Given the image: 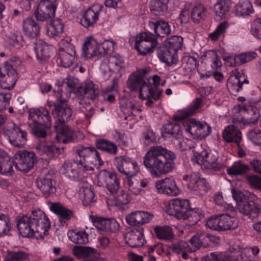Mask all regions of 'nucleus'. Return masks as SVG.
<instances>
[{
  "instance_id": "obj_1",
  "label": "nucleus",
  "mask_w": 261,
  "mask_h": 261,
  "mask_svg": "<svg viewBox=\"0 0 261 261\" xmlns=\"http://www.w3.org/2000/svg\"><path fill=\"white\" fill-rule=\"evenodd\" d=\"M52 115L57 123L55 126L56 133L51 135L54 140L41 141L36 147L38 153L48 159L57 157L63 149L59 144L71 141L73 136L72 130L64 124L72 115L71 109L65 101L61 102L59 107H56L52 111Z\"/></svg>"
},
{
  "instance_id": "obj_2",
  "label": "nucleus",
  "mask_w": 261,
  "mask_h": 261,
  "mask_svg": "<svg viewBox=\"0 0 261 261\" xmlns=\"http://www.w3.org/2000/svg\"><path fill=\"white\" fill-rule=\"evenodd\" d=\"M175 154L162 146H154L147 151L143 164L152 176L156 178L170 172L174 167Z\"/></svg>"
},
{
  "instance_id": "obj_3",
  "label": "nucleus",
  "mask_w": 261,
  "mask_h": 261,
  "mask_svg": "<svg viewBox=\"0 0 261 261\" xmlns=\"http://www.w3.org/2000/svg\"><path fill=\"white\" fill-rule=\"evenodd\" d=\"M146 70H140L132 73L127 80L128 87L132 91L139 92V98L147 100V106H151L154 100H156L161 96L162 90L157 89L160 85L161 79L157 75L147 79L145 77Z\"/></svg>"
},
{
  "instance_id": "obj_4",
  "label": "nucleus",
  "mask_w": 261,
  "mask_h": 261,
  "mask_svg": "<svg viewBox=\"0 0 261 261\" xmlns=\"http://www.w3.org/2000/svg\"><path fill=\"white\" fill-rule=\"evenodd\" d=\"M16 220L18 230L23 237L43 238L50 227L49 219L40 210L32 211L29 216H20Z\"/></svg>"
},
{
  "instance_id": "obj_5",
  "label": "nucleus",
  "mask_w": 261,
  "mask_h": 261,
  "mask_svg": "<svg viewBox=\"0 0 261 261\" xmlns=\"http://www.w3.org/2000/svg\"><path fill=\"white\" fill-rule=\"evenodd\" d=\"M114 164L119 172L126 176L123 179V187L128 189L132 194L139 195L142 190L136 186L132 178L140 171L136 161L126 156H120L115 158Z\"/></svg>"
},
{
  "instance_id": "obj_6",
  "label": "nucleus",
  "mask_w": 261,
  "mask_h": 261,
  "mask_svg": "<svg viewBox=\"0 0 261 261\" xmlns=\"http://www.w3.org/2000/svg\"><path fill=\"white\" fill-rule=\"evenodd\" d=\"M28 124L33 133L38 137L47 135V129L51 126V117L44 107L31 108L28 111Z\"/></svg>"
},
{
  "instance_id": "obj_7",
  "label": "nucleus",
  "mask_w": 261,
  "mask_h": 261,
  "mask_svg": "<svg viewBox=\"0 0 261 261\" xmlns=\"http://www.w3.org/2000/svg\"><path fill=\"white\" fill-rule=\"evenodd\" d=\"M259 249L256 247L225 252H214L204 256L202 261H252Z\"/></svg>"
},
{
  "instance_id": "obj_8",
  "label": "nucleus",
  "mask_w": 261,
  "mask_h": 261,
  "mask_svg": "<svg viewBox=\"0 0 261 261\" xmlns=\"http://www.w3.org/2000/svg\"><path fill=\"white\" fill-rule=\"evenodd\" d=\"M191 160L204 169L216 171L226 166V163L219 159V153L215 150H204L200 152L192 150Z\"/></svg>"
},
{
  "instance_id": "obj_9",
  "label": "nucleus",
  "mask_w": 261,
  "mask_h": 261,
  "mask_svg": "<svg viewBox=\"0 0 261 261\" xmlns=\"http://www.w3.org/2000/svg\"><path fill=\"white\" fill-rule=\"evenodd\" d=\"M231 193L237 203L236 207L240 213L248 215L251 213H256L261 210V200L253 194L246 192L244 194L233 188Z\"/></svg>"
},
{
  "instance_id": "obj_10",
  "label": "nucleus",
  "mask_w": 261,
  "mask_h": 261,
  "mask_svg": "<svg viewBox=\"0 0 261 261\" xmlns=\"http://www.w3.org/2000/svg\"><path fill=\"white\" fill-rule=\"evenodd\" d=\"M80 164L84 172L92 171L103 164L97 150L93 147L80 146L76 150Z\"/></svg>"
},
{
  "instance_id": "obj_11",
  "label": "nucleus",
  "mask_w": 261,
  "mask_h": 261,
  "mask_svg": "<svg viewBox=\"0 0 261 261\" xmlns=\"http://www.w3.org/2000/svg\"><path fill=\"white\" fill-rule=\"evenodd\" d=\"M100 70L105 79L114 74L121 76L125 71L124 59L117 54L110 56L101 63Z\"/></svg>"
},
{
  "instance_id": "obj_12",
  "label": "nucleus",
  "mask_w": 261,
  "mask_h": 261,
  "mask_svg": "<svg viewBox=\"0 0 261 261\" xmlns=\"http://www.w3.org/2000/svg\"><path fill=\"white\" fill-rule=\"evenodd\" d=\"M75 59L76 51L74 46L66 40H61L55 57L58 66L69 68L74 64Z\"/></svg>"
},
{
  "instance_id": "obj_13",
  "label": "nucleus",
  "mask_w": 261,
  "mask_h": 261,
  "mask_svg": "<svg viewBox=\"0 0 261 261\" xmlns=\"http://www.w3.org/2000/svg\"><path fill=\"white\" fill-rule=\"evenodd\" d=\"M183 125L186 132L195 139H205L211 133V128L206 122L195 118L185 120Z\"/></svg>"
},
{
  "instance_id": "obj_14",
  "label": "nucleus",
  "mask_w": 261,
  "mask_h": 261,
  "mask_svg": "<svg viewBox=\"0 0 261 261\" xmlns=\"http://www.w3.org/2000/svg\"><path fill=\"white\" fill-rule=\"evenodd\" d=\"M158 44L157 38L151 32H141L136 37L135 48L141 56L152 53Z\"/></svg>"
},
{
  "instance_id": "obj_15",
  "label": "nucleus",
  "mask_w": 261,
  "mask_h": 261,
  "mask_svg": "<svg viewBox=\"0 0 261 261\" xmlns=\"http://www.w3.org/2000/svg\"><path fill=\"white\" fill-rule=\"evenodd\" d=\"M189 206V200L175 198L170 200L164 207V210L169 215L185 220L188 218Z\"/></svg>"
},
{
  "instance_id": "obj_16",
  "label": "nucleus",
  "mask_w": 261,
  "mask_h": 261,
  "mask_svg": "<svg viewBox=\"0 0 261 261\" xmlns=\"http://www.w3.org/2000/svg\"><path fill=\"white\" fill-rule=\"evenodd\" d=\"M96 182L98 186L106 187L111 193H116L120 188L119 179L112 171H100L96 176Z\"/></svg>"
},
{
  "instance_id": "obj_17",
  "label": "nucleus",
  "mask_w": 261,
  "mask_h": 261,
  "mask_svg": "<svg viewBox=\"0 0 261 261\" xmlns=\"http://www.w3.org/2000/svg\"><path fill=\"white\" fill-rule=\"evenodd\" d=\"M183 179L188 182V187L194 195H203L209 188V184L206 179L198 173L194 172L190 175L184 176Z\"/></svg>"
},
{
  "instance_id": "obj_18",
  "label": "nucleus",
  "mask_w": 261,
  "mask_h": 261,
  "mask_svg": "<svg viewBox=\"0 0 261 261\" xmlns=\"http://www.w3.org/2000/svg\"><path fill=\"white\" fill-rule=\"evenodd\" d=\"M35 161V154L32 151L22 150L14 155L15 168L20 172L29 171L34 167Z\"/></svg>"
},
{
  "instance_id": "obj_19",
  "label": "nucleus",
  "mask_w": 261,
  "mask_h": 261,
  "mask_svg": "<svg viewBox=\"0 0 261 261\" xmlns=\"http://www.w3.org/2000/svg\"><path fill=\"white\" fill-rule=\"evenodd\" d=\"M9 142L14 147H23L27 142V133L13 122L8 123L5 130Z\"/></svg>"
},
{
  "instance_id": "obj_20",
  "label": "nucleus",
  "mask_w": 261,
  "mask_h": 261,
  "mask_svg": "<svg viewBox=\"0 0 261 261\" xmlns=\"http://www.w3.org/2000/svg\"><path fill=\"white\" fill-rule=\"evenodd\" d=\"M57 7L56 0H40L35 11L37 20L44 21L53 17Z\"/></svg>"
},
{
  "instance_id": "obj_21",
  "label": "nucleus",
  "mask_w": 261,
  "mask_h": 261,
  "mask_svg": "<svg viewBox=\"0 0 261 261\" xmlns=\"http://www.w3.org/2000/svg\"><path fill=\"white\" fill-rule=\"evenodd\" d=\"M155 188L158 193L170 196H177L181 193L175 181L168 177L157 180Z\"/></svg>"
},
{
  "instance_id": "obj_22",
  "label": "nucleus",
  "mask_w": 261,
  "mask_h": 261,
  "mask_svg": "<svg viewBox=\"0 0 261 261\" xmlns=\"http://www.w3.org/2000/svg\"><path fill=\"white\" fill-rule=\"evenodd\" d=\"M120 105L121 110L125 115V119L127 120V123L130 121V125H131L138 121L136 117L141 111L140 108L136 107L126 97H123L120 99Z\"/></svg>"
},
{
  "instance_id": "obj_23",
  "label": "nucleus",
  "mask_w": 261,
  "mask_h": 261,
  "mask_svg": "<svg viewBox=\"0 0 261 261\" xmlns=\"http://www.w3.org/2000/svg\"><path fill=\"white\" fill-rule=\"evenodd\" d=\"M61 171L66 177L72 180L78 179L84 176V172L80 164V160L79 162L66 161L62 165Z\"/></svg>"
},
{
  "instance_id": "obj_24",
  "label": "nucleus",
  "mask_w": 261,
  "mask_h": 261,
  "mask_svg": "<svg viewBox=\"0 0 261 261\" xmlns=\"http://www.w3.org/2000/svg\"><path fill=\"white\" fill-rule=\"evenodd\" d=\"M93 225L98 229L107 232H115L118 230L119 225L114 219H105L101 217L89 216Z\"/></svg>"
},
{
  "instance_id": "obj_25",
  "label": "nucleus",
  "mask_w": 261,
  "mask_h": 261,
  "mask_svg": "<svg viewBox=\"0 0 261 261\" xmlns=\"http://www.w3.org/2000/svg\"><path fill=\"white\" fill-rule=\"evenodd\" d=\"M153 215L145 211H136L125 217L127 223L133 226H139L149 223L152 220Z\"/></svg>"
},
{
  "instance_id": "obj_26",
  "label": "nucleus",
  "mask_w": 261,
  "mask_h": 261,
  "mask_svg": "<svg viewBox=\"0 0 261 261\" xmlns=\"http://www.w3.org/2000/svg\"><path fill=\"white\" fill-rule=\"evenodd\" d=\"M133 195L135 196L132 194L128 189L123 187V189L121 191L120 194L117 197L107 199L108 205L109 206H116L121 210L126 208L131 201Z\"/></svg>"
},
{
  "instance_id": "obj_27",
  "label": "nucleus",
  "mask_w": 261,
  "mask_h": 261,
  "mask_svg": "<svg viewBox=\"0 0 261 261\" xmlns=\"http://www.w3.org/2000/svg\"><path fill=\"white\" fill-rule=\"evenodd\" d=\"M102 6L99 4L93 5L91 8L88 9L83 14L80 22L81 24L86 27L93 25L98 20L99 13L102 9Z\"/></svg>"
},
{
  "instance_id": "obj_28",
  "label": "nucleus",
  "mask_w": 261,
  "mask_h": 261,
  "mask_svg": "<svg viewBox=\"0 0 261 261\" xmlns=\"http://www.w3.org/2000/svg\"><path fill=\"white\" fill-rule=\"evenodd\" d=\"M241 109V112L243 115L241 121L244 125H250L256 123L260 117L259 110L252 106L243 108L241 105H239Z\"/></svg>"
},
{
  "instance_id": "obj_29",
  "label": "nucleus",
  "mask_w": 261,
  "mask_h": 261,
  "mask_svg": "<svg viewBox=\"0 0 261 261\" xmlns=\"http://www.w3.org/2000/svg\"><path fill=\"white\" fill-rule=\"evenodd\" d=\"M101 49L97 41L92 36L87 37L83 47V54L87 58L101 54Z\"/></svg>"
},
{
  "instance_id": "obj_30",
  "label": "nucleus",
  "mask_w": 261,
  "mask_h": 261,
  "mask_svg": "<svg viewBox=\"0 0 261 261\" xmlns=\"http://www.w3.org/2000/svg\"><path fill=\"white\" fill-rule=\"evenodd\" d=\"M79 197L85 206H88L95 201L94 193L90 184L87 182L81 184L79 191Z\"/></svg>"
},
{
  "instance_id": "obj_31",
  "label": "nucleus",
  "mask_w": 261,
  "mask_h": 261,
  "mask_svg": "<svg viewBox=\"0 0 261 261\" xmlns=\"http://www.w3.org/2000/svg\"><path fill=\"white\" fill-rule=\"evenodd\" d=\"M17 79L16 70H4L0 69V85L3 89L13 88Z\"/></svg>"
},
{
  "instance_id": "obj_32",
  "label": "nucleus",
  "mask_w": 261,
  "mask_h": 261,
  "mask_svg": "<svg viewBox=\"0 0 261 261\" xmlns=\"http://www.w3.org/2000/svg\"><path fill=\"white\" fill-rule=\"evenodd\" d=\"M257 54L255 52H247L240 55L231 56L224 58L227 65L235 66L248 62L255 59Z\"/></svg>"
},
{
  "instance_id": "obj_33",
  "label": "nucleus",
  "mask_w": 261,
  "mask_h": 261,
  "mask_svg": "<svg viewBox=\"0 0 261 261\" xmlns=\"http://www.w3.org/2000/svg\"><path fill=\"white\" fill-rule=\"evenodd\" d=\"M36 185L42 194L46 197L56 192L55 182L48 176L41 177L36 179Z\"/></svg>"
},
{
  "instance_id": "obj_34",
  "label": "nucleus",
  "mask_w": 261,
  "mask_h": 261,
  "mask_svg": "<svg viewBox=\"0 0 261 261\" xmlns=\"http://www.w3.org/2000/svg\"><path fill=\"white\" fill-rule=\"evenodd\" d=\"M22 29L25 36L31 38H35L39 35L40 27L33 18L28 17L23 21Z\"/></svg>"
},
{
  "instance_id": "obj_35",
  "label": "nucleus",
  "mask_w": 261,
  "mask_h": 261,
  "mask_svg": "<svg viewBox=\"0 0 261 261\" xmlns=\"http://www.w3.org/2000/svg\"><path fill=\"white\" fill-rule=\"evenodd\" d=\"M201 103V98H198L195 99L188 107L182 110H179L176 114L174 115V119L179 121L188 117L192 116L200 107Z\"/></svg>"
},
{
  "instance_id": "obj_36",
  "label": "nucleus",
  "mask_w": 261,
  "mask_h": 261,
  "mask_svg": "<svg viewBox=\"0 0 261 261\" xmlns=\"http://www.w3.org/2000/svg\"><path fill=\"white\" fill-rule=\"evenodd\" d=\"M53 46L42 40L37 41L34 47L36 58L39 61L45 60L50 56Z\"/></svg>"
},
{
  "instance_id": "obj_37",
  "label": "nucleus",
  "mask_w": 261,
  "mask_h": 261,
  "mask_svg": "<svg viewBox=\"0 0 261 261\" xmlns=\"http://www.w3.org/2000/svg\"><path fill=\"white\" fill-rule=\"evenodd\" d=\"M13 164L10 157L3 149H0V173L10 176L13 173Z\"/></svg>"
},
{
  "instance_id": "obj_38",
  "label": "nucleus",
  "mask_w": 261,
  "mask_h": 261,
  "mask_svg": "<svg viewBox=\"0 0 261 261\" xmlns=\"http://www.w3.org/2000/svg\"><path fill=\"white\" fill-rule=\"evenodd\" d=\"M223 137L226 142H233L238 145L242 139V133L234 125H230L224 129Z\"/></svg>"
},
{
  "instance_id": "obj_39",
  "label": "nucleus",
  "mask_w": 261,
  "mask_h": 261,
  "mask_svg": "<svg viewBox=\"0 0 261 261\" xmlns=\"http://www.w3.org/2000/svg\"><path fill=\"white\" fill-rule=\"evenodd\" d=\"M149 25L154 33L161 37H164L171 32V27L169 23L162 20L150 21Z\"/></svg>"
},
{
  "instance_id": "obj_40",
  "label": "nucleus",
  "mask_w": 261,
  "mask_h": 261,
  "mask_svg": "<svg viewBox=\"0 0 261 261\" xmlns=\"http://www.w3.org/2000/svg\"><path fill=\"white\" fill-rule=\"evenodd\" d=\"M231 7L229 1L220 0L215 4L214 7V18L218 21L224 18Z\"/></svg>"
},
{
  "instance_id": "obj_41",
  "label": "nucleus",
  "mask_w": 261,
  "mask_h": 261,
  "mask_svg": "<svg viewBox=\"0 0 261 261\" xmlns=\"http://www.w3.org/2000/svg\"><path fill=\"white\" fill-rule=\"evenodd\" d=\"M49 209L52 212L57 215L61 220H69L73 216L71 211L59 203L51 204Z\"/></svg>"
},
{
  "instance_id": "obj_42",
  "label": "nucleus",
  "mask_w": 261,
  "mask_h": 261,
  "mask_svg": "<svg viewBox=\"0 0 261 261\" xmlns=\"http://www.w3.org/2000/svg\"><path fill=\"white\" fill-rule=\"evenodd\" d=\"M127 237L128 238L127 244L131 247H137L143 244L144 236L142 229H135L128 233Z\"/></svg>"
},
{
  "instance_id": "obj_43",
  "label": "nucleus",
  "mask_w": 261,
  "mask_h": 261,
  "mask_svg": "<svg viewBox=\"0 0 261 261\" xmlns=\"http://www.w3.org/2000/svg\"><path fill=\"white\" fill-rule=\"evenodd\" d=\"M68 239L76 244H85L88 242V234L85 230H69L67 232Z\"/></svg>"
},
{
  "instance_id": "obj_44",
  "label": "nucleus",
  "mask_w": 261,
  "mask_h": 261,
  "mask_svg": "<svg viewBox=\"0 0 261 261\" xmlns=\"http://www.w3.org/2000/svg\"><path fill=\"white\" fill-rule=\"evenodd\" d=\"M81 92H84L83 97L87 99H93L98 95V86L92 81H88L85 83L83 88L79 89Z\"/></svg>"
},
{
  "instance_id": "obj_45",
  "label": "nucleus",
  "mask_w": 261,
  "mask_h": 261,
  "mask_svg": "<svg viewBox=\"0 0 261 261\" xmlns=\"http://www.w3.org/2000/svg\"><path fill=\"white\" fill-rule=\"evenodd\" d=\"M221 231L233 229L238 226V220L234 217L227 214L220 215Z\"/></svg>"
},
{
  "instance_id": "obj_46",
  "label": "nucleus",
  "mask_w": 261,
  "mask_h": 261,
  "mask_svg": "<svg viewBox=\"0 0 261 261\" xmlns=\"http://www.w3.org/2000/svg\"><path fill=\"white\" fill-rule=\"evenodd\" d=\"M154 231L159 239L171 240L174 238V233L172 228L168 225L156 226Z\"/></svg>"
},
{
  "instance_id": "obj_47",
  "label": "nucleus",
  "mask_w": 261,
  "mask_h": 261,
  "mask_svg": "<svg viewBox=\"0 0 261 261\" xmlns=\"http://www.w3.org/2000/svg\"><path fill=\"white\" fill-rule=\"evenodd\" d=\"M158 56L161 61L167 63H173L178 60L176 53L165 46L164 49H160L158 50Z\"/></svg>"
},
{
  "instance_id": "obj_48",
  "label": "nucleus",
  "mask_w": 261,
  "mask_h": 261,
  "mask_svg": "<svg viewBox=\"0 0 261 261\" xmlns=\"http://www.w3.org/2000/svg\"><path fill=\"white\" fill-rule=\"evenodd\" d=\"M234 11L238 16H245L254 12L251 3L248 1L239 2L234 7Z\"/></svg>"
},
{
  "instance_id": "obj_49",
  "label": "nucleus",
  "mask_w": 261,
  "mask_h": 261,
  "mask_svg": "<svg viewBox=\"0 0 261 261\" xmlns=\"http://www.w3.org/2000/svg\"><path fill=\"white\" fill-rule=\"evenodd\" d=\"M207 9L201 4H198L194 6L191 11V16L193 21L198 22L204 20L207 16Z\"/></svg>"
},
{
  "instance_id": "obj_50",
  "label": "nucleus",
  "mask_w": 261,
  "mask_h": 261,
  "mask_svg": "<svg viewBox=\"0 0 261 261\" xmlns=\"http://www.w3.org/2000/svg\"><path fill=\"white\" fill-rule=\"evenodd\" d=\"M163 137H166V135H170L173 138H177L181 135V129L179 125L176 123L169 122L166 124L162 129Z\"/></svg>"
},
{
  "instance_id": "obj_51",
  "label": "nucleus",
  "mask_w": 261,
  "mask_h": 261,
  "mask_svg": "<svg viewBox=\"0 0 261 261\" xmlns=\"http://www.w3.org/2000/svg\"><path fill=\"white\" fill-rule=\"evenodd\" d=\"M249 169L247 165L243 163L240 160L234 162L227 169V172L230 175H239L246 173Z\"/></svg>"
},
{
  "instance_id": "obj_52",
  "label": "nucleus",
  "mask_w": 261,
  "mask_h": 261,
  "mask_svg": "<svg viewBox=\"0 0 261 261\" xmlns=\"http://www.w3.org/2000/svg\"><path fill=\"white\" fill-rule=\"evenodd\" d=\"M63 24L61 19L52 20L47 27V35L49 37H55L62 33Z\"/></svg>"
},
{
  "instance_id": "obj_53",
  "label": "nucleus",
  "mask_w": 261,
  "mask_h": 261,
  "mask_svg": "<svg viewBox=\"0 0 261 261\" xmlns=\"http://www.w3.org/2000/svg\"><path fill=\"white\" fill-rule=\"evenodd\" d=\"M95 252L96 250L90 247L76 246L72 248L73 254L79 259L92 256Z\"/></svg>"
},
{
  "instance_id": "obj_54",
  "label": "nucleus",
  "mask_w": 261,
  "mask_h": 261,
  "mask_svg": "<svg viewBox=\"0 0 261 261\" xmlns=\"http://www.w3.org/2000/svg\"><path fill=\"white\" fill-rule=\"evenodd\" d=\"M169 0H152L150 8L151 11L156 15H162L168 8Z\"/></svg>"
},
{
  "instance_id": "obj_55",
  "label": "nucleus",
  "mask_w": 261,
  "mask_h": 261,
  "mask_svg": "<svg viewBox=\"0 0 261 261\" xmlns=\"http://www.w3.org/2000/svg\"><path fill=\"white\" fill-rule=\"evenodd\" d=\"M183 38L179 36H173L166 40L164 43L165 47L175 52L180 49L182 46Z\"/></svg>"
},
{
  "instance_id": "obj_56",
  "label": "nucleus",
  "mask_w": 261,
  "mask_h": 261,
  "mask_svg": "<svg viewBox=\"0 0 261 261\" xmlns=\"http://www.w3.org/2000/svg\"><path fill=\"white\" fill-rule=\"evenodd\" d=\"M65 101V98L63 97L62 90L60 88L59 86L57 90L54 91L53 94L49 95V98L48 99L46 106L49 108L53 106L59 107L61 102Z\"/></svg>"
},
{
  "instance_id": "obj_57",
  "label": "nucleus",
  "mask_w": 261,
  "mask_h": 261,
  "mask_svg": "<svg viewBox=\"0 0 261 261\" xmlns=\"http://www.w3.org/2000/svg\"><path fill=\"white\" fill-rule=\"evenodd\" d=\"M96 145L97 148L111 154H115L117 151V146L113 142L106 140H98Z\"/></svg>"
},
{
  "instance_id": "obj_58",
  "label": "nucleus",
  "mask_w": 261,
  "mask_h": 261,
  "mask_svg": "<svg viewBox=\"0 0 261 261\" xmlns=\"http://www.w3.org/2000/svg\"><path fill=\"white\" fill-rule=\"evenodd\" d=\"M173 251L177 254H181L183 258L187 259L188 258V253L191 252L189 250L190 245L188 242L180 241L177 244H173L172 246Z\"/></svg>"
},
{
  "instance_id": "obj_59",
  "label": "nucleus",
  "mask_w": 261,
  "mask_h": 261,
  "mask_svg": "<svg viewBox=\"0 0 261 261\" xmlns=\"http://www.w3.org/2000/svg\"><path fill=\"white\" fill-rule=\"evenodd\" d=\"M11 227L9 217L7 215L1 214L0 217V237L9 235Z\"/></svg>"
},
{
  "instance_id": "obj_60",
  "label": "nucleus",
  "mask_w": 261,
  "mask_h": 261,
  "mask_svg": "<svg viewBox=\"0 0 261 261\" xmlns=\"http://www.w3.org/2000/svg\"><path fill=\"white\" fill-rule=\"evenodd\" d=\"M177 147L182 150H187L190 149L189 152L192 155V149L194 146V143L191 139L184 138L181 137V135L177 137L174 141Z\"/></svg>"
},
{
  "instance_id": "obj_61",
  "label": "nucleus",
  "mask_w": 261,
  "mask_h": 261,
  "mask_svg": "<svg viewBox=\"0 0 261 261\" xmlns=\"http://www.w3.org/2000/svg\"><path fill=\"white\" fill-rule=\"evenodd\" d=\"M229 25L228 23L226 21L221 22L217 27L214 32L210 33L208 35L209 38L213 41L218 40L222 35H223Z\"/></svg>"
},
{
  "instance_id": "obj_62",
  "label": "nucleus",
  "mask_w": 261,
  "mask_h": 261,
  "mask_svg": "<svg viewBox=\"0 0 261 261\" xmlns=\"http://www.w3.org/2000/svg\"><path fill=\"white\" fill-rule=\"evenodd\" d=\"M247 139L253 144L261 145V130L255 128L248 130L246 133Z\"/></svg>"
},
{
  "instance_id": "obj_63",
  "label": "nucleus",
  "mask_w": 261,
  "mask_h": 261,
  "mask_svg": "<svg viewBox=\"0 0 261 261\" xmlns=\"http://www.w3.org/2000/svg\"><path fill=\"white\" fill-rule=\"evenodd\" d=\"M206 226L213 230L221 231L220 215L213 216L206 222Z\"/></svg>"
},
{
  "instance_id": "obj_64",
  "label": "nucleus",
  "mask_w": 261,
  "mask_h": 261,
  "mask_svg": "<svg viewBox=\"0 0 261 261\" xmlns=\"http://www.w3.org/2000/svg\"><path fill=\"white\" fill-rule=\"evenodd\" d=\"M250 32L255 38L261 39V17L256 18L253 21Z\"/></svg>"
}]
</instances>
